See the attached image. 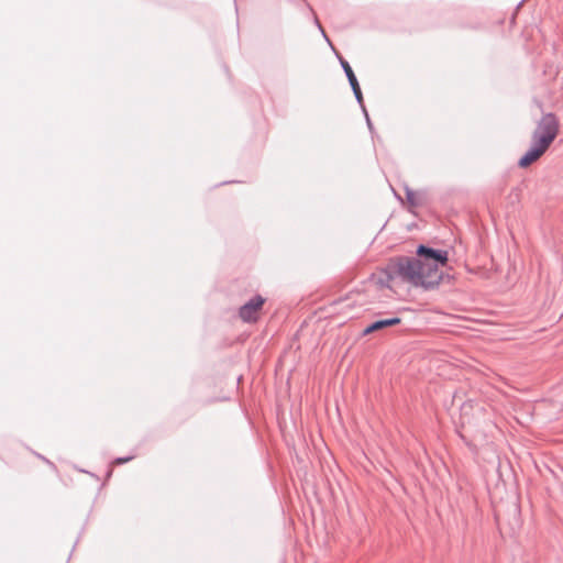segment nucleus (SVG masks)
Segmentation results:
<instances>
[{
    "label": "nucleus",
    "instance_id": "ddd939ff",
    "mask_svg": "<svg viewBox=\"0 0 563 563\" xmlns=\"http://www.w3.org/2000/svg\"><path fill=\"white\" fill-rule=\"evenodd\" d=\"M360 107L362 109V112H363L365 119H367V117H369V115H368V112H367L366 107L364 104V99L363 98H362V104H360Z\"/></svg>",
    "mask_w": 563,
    "mask_h": 563
},
{
    "label": "nucleus",
    "instance_id": "2eb2a0df",
    "mask_svg": "<svg viewBox=\"0 0 563 563\" xmlns=\"http://www.w3.org/2000/svg\"><path fill=\"white\" fill-rule=\"evenodd\" d=\"M37 456H38L42 461H45V462H46L47 464H49L51 466H54V464H53L49 460H47L46 457H44L43 455L37 454Z\"/></svg>",
    "mask_w": 563,
    "mask_h": 563
},
{
    "label": "nucleus",
    "instance_id": "6e6552de",
    "mask_svg": "<svg viewBox=\"0 0 563 563\" xmlns=\"http://www.w3.org/2000/svg\"><path fill=\"white\" fill-rule=\"evenodd\" d=\"M132 459H133V456H120V457H117V459L114 460V463H115L117 465H121V464H124V463H126V462L131 461Z\"/></svg>",
    "mask_w": 563,
    "mask_h": 563
},
{
    "label": "nucleus",
    "instance_id": "f03ea898",
    "mask_svg": "<svg viewBox=\"0 0 563 563\" xmlns=\"http://www.w3.org/2000/svg\"><path fill=\"white\" fill-rule=\"evenodd\" d=\"M560 122L554 113H545L537 122L530 145V164L538 161L559 134Z\"/></svg>",
    "mask_w": 563,
    "mask_h": 563
},
{
    "label": "nucleus",
    "instance_id": "f8f14e48",
    "mask_svg": "<svg viewBox=\"0 0 563 563\" xmlns=\"http://www.w3.org/2000/svg\"><path fill=\"white\" fill-rule=\"evenodd\" d=\"M314 22H316L317 26L319 27V30L322 32V35L324 36V38L329 42V38H328L325 32L323 31V29H322V26H321V24H320V22H319V20L317 18L314 19Z\"/></svg>",
    "mask_w": 563,
    "mask_h": 563
},
{
    "label": "nucleus",
    "instance_id": "39448f33",
    "mask_svg": "<svg viewBox=\"0 0 563 563\" xmlns=\"http://www.w3.org/2000/svg\"><path fill=\"white\" fill-rule=\"evenodd\" d=\"M401 322V319L399 317H391L386 319H379L372 322V330H383L388 327L397 325Z\"/></svg>",
    "mask_w": 563,
    "mask_h": 563
},
{
    "label": "nucleus",
    "instance_id": "20e7f679",
    "mask_svg": "<svg viewBox=\"0 0 563 563\" xmlns=\"http://www.w3.org/2000/svg\"><path fill=\"white\" fill-rule=\"evenodd\" d=\"M336 57H338L340 65L349 80V84L351 86V89L354 93V97H355L357 103L362 104V95L363 93H362L358 80H357L350 63L344 57H342L339 53H336Z\"/></svg>",
    "mask_w": 563,
    "mask_h": 563
},
{
    "label": "nucleus",
    "instance_id": "423d86ee",
    "mask_svg": "<svg viewBox=\"0 0 563 563\" xmlns=\"http://www.w3.org/2000/svg\"><path fill=\"white\" fill-rule=\"evenodd\" d=\"M405 191H406V199H407V202L411 206V207H417L419 206V202L418 200L416 199V192L409 188V187H406L405 188Z\"/></svg>",
    "mask_w": 563,
    "mask_h": 563
},
{
    "label": "nucleus",
    "instance_id": "f257e3e1",
    "mask_svg": "<svg viewBox=\"0 0 563 563\" xmlns=\"http://www.w3.org/2000/svg\"><path fill=\"white\" fill-rule=\"evenodd\" d=\"M449 252L419 244L416 256L398 255L390 257L382 269L384 278L379 284L390 288V283L399 278L413 287L433 290L443 282L445 275L440 267L446 266Z\"/></svg>",
    "mask_w": 563,
    "mask_h": 563
},
{
    "label": "nucleus",
    "instance_id": "9b49d317",
    "mask_svg": "<svg viewBox=\"0 0 563 563\" xmlns=\"http://www.w3.org/2000/svg\"><path fill=\"white\" fill-rule=\"evenodd\" d=\"M371 328H372V322L364 328L363 335H367V334L376 332V330H372Z\"/></svg>",
    "mask_w": 563,
    "mask_h": 563
},
{
    "label": "nucleus",
    "instance_id": "dca6fc26",
    "mask_svg": "<svg viewBox=\"0 0 563 563\" xmlns=\"http://www.w3.org/2000/svg\"><path fill=\"white\" fill-rule=\"evenodd\" d=\"M527 1H528V0H521V1L518 3V5H517L516 10H518V9H519V8H520L525 2H527Z\"/></svg>",
    "mask_w": 563,
    "mask_h": 563
},
{
    "label": "nucleus",
    "instance_id": "1a4fd4ad",
    "mask_svg": "<svg viewBox=\"0 0 563 563\" xmlns=\"http://www.w3.org/2000/svg\"><path fill=\"white\" fill-rule=\"evenodd\" d=\"M509 200H510L511 203H515V202L519 201V192L517 190L512 191L509 195Z\"/></svg>",
    "mask_w": 563,
    "mask_h": 563
},
{
    "label": "nucleus",
    "instance_id": "9d476101",
    "mask_svg": "<svg viewBox=\"0 0 563 563\" xmlns=\"http://www.w3.org/2000/svg\"><path fill=\"white\" fill-rule=\"evenodd\" d=\"M365 120H366L367 128H368V130H369L371 134L373 135V134H374V132H375V129H374V125H373V123H372V120H371V118H369V117H367V119H365Z\"/></svg>",
    "mask_w": 563,
    "mask_h": 563
},
{
    "label": "nucleus",
    "instance_id": "7ed1b4c3",
    "mask_svg": "<svg viewBox=\"0 0 563 563\" xmlns=\"http://www.w3.org/2000/svg\"><path fill=\"white\" fill-rule=\"evenodd\" d=\"M266 299L261 295L253 296L239 309V317L242 321L252 323L258 320V312L265 303Z\"/></svg>",
    "mask_w": 563,
    "mask_h": 563
},
{
    "label": "nucleus",
    "instance_id": "0eeeda50",
    "mask_svg": "<svg viewBox=\"0 0 563 563\" xmlns=\"http://www.w3.org/2000/svg\"><path fill=\"white\" fill-rule=\"evenodd\" d=\"M518 165L522 168H528V151H526L519 158Z\"/></svg>",
    "mask_w": 563,
    "mask_h": 563
},
{
    "label": "nucleus",
    "instance_id": "4468645a",
    "mask_svg": "<svg viewBox=\"0 0 563 563\" xmlns=\"http://www.w3.org/2000/svg\"><path fill=\"white\" fill-rule=\"evenodd\" d=\"M37 456H38L42 461H45V462H46L47 464H49L51 466H54V464H53L49 460H47L46 457H44L43 455L37 454Z\"/></svg>",
    "mask_w": 563,
    "mask_h": 563
}]
</instances>
